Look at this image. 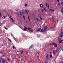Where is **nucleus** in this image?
I'll list each match as a JSON object with an SVG mask.
<instances>
[{"label": "nucleus", "mask_w": 63, "mask_h": 63, "mask_svg": "<svg viewBox=\"0 0 63 63\" xmlns=\"http://www.w3.org/2000/svg\"><path fill=\"white\" fill-rule=\"evenodd\" d=\"M36 19H37V20L38 21H39V20H38V18H36Z\"/></svg>", "instance_id": "obj_38"}, {"label": "nucleus", "mask_w": 63, "mask_h": 63, "mask_svg": "<svg viewBox=\"0 0 63 63\" xmlns=\"http://www.w3.org/2000/svg\"><path fill=\"white\" fill-rule=\"evenodd\" d=\"M45 46H46V47H47V46H47V44H45Z\"/></svg>", "instance_id": "obj_31"}, {"label": "nucleus", "mask_w": 63, "mask_h": 63, "mask_svg": "<svg viewBox=\"0 0 63 63\" xmlns=\"http://www.w3.org/2000/svg\"><path fill=\"white\" fill-rule=\"evenodd\" d=\"M62 11H63V12H62V13L63 14V10H62Z\"/></svg>", "instance_id": "obj_49"}, {"label": "nucleus", "mask_w": 63, "mask_h": 63, "mask_svg": "<svg viewBox=\"0 0 63 63\" xmlns=\"http://www.w3.org/2000/svg\"><path fill=\"white\" fill-rule=\"evenodd\" d=\"M51 45V44H50L49 45H48V46H50V45Z\"/></svg>", "instance_id": "obj_52"}, {"label": "nucleus", "mask_w": 63, "mask_h": 63, "mask_svg": "<svg viewBox=\"0 0 63 63\" xmlns=\"http://www.w3.org/2000/svg\"><path fill=\"white\" fill-rule=\"evenodd\" d=\"M4 28H5V29H6V30H8V28H6V27H4Z\"/></svg>", "instance_id": "obj_30"}, {"label": "nucleus", "mask_w": 63, "mask_h": 63, "mask_svg": "<svg viewBox=\"0 0 63 63\" xmlns=\"http://www.w3.org/2000/svg\"><path fill=\"white\" fill-rule=\"evenodd\" d=\"M28 16V18H29V21H30V18H29V16Z\"/></svg>", "instance_id": "obj_27"}, {"label": "nucleus", "mask_w": 63, "mask_h": 63, "mask_svg": "<svg viewBox=\"0 0 63 63\" xmlns=\"http://www.w3.org/2000/svg\"><path fill=\"white\" fill-rule=\"evenodd\" d=\"M49 53H51V52H49Z\"/></svg>", "instance_id": "obj_58"}, {"label": "nucleus", "mask_w": 63, "mask_h": 63, "mask_svg": "<svg viewBox=\"0 0 63 63\" xmlns=\"http://www.w3.org/2000/svg\"><path fill=\"white\" fill-rule=\"evenodd\" d=\"M38 59H39V56H38Z\"/></svg>", "instance_id": "obj_47"}, {"label": "nucleus", "mask_w": 63, "mask_h": 63, "mask_svg": "<svg viewBox=\"0 0 63 63\" xmlns=\"http://www.w3.org/2000/svg\"><path fill=\"white\" fill-rule=\"evenodd\" d=\"M0 16H1V13H0Z\"/></svg>", "instance_id": "obj_57"}, {"label": "nucleus", "mask_w": 63, "mask_h": 63, "mask_svg": "<svg viewBox=\"0 0 63 63\" xmlns=\"http://www.w3.org/2000/svg\"><path fill=\"white\" fill-rule=\"evenodd\" d=\"M37 12H39V9H38V11Z\"/></svg>", "instance_id": "obj_43"}, {"label": "nucleus", "mask_w": 63, "mask_h": 63, "mask_svg": "<svg viewBox=\"0 0 63 63\" xmlns=\"http://www.w3.org/2000/svg\"><path fill=\"white\" fill-rule=\"evenodd\" d=\"M54 46L55 47H57V45L55 44Z\"/></svg>", "instance_id": "obj_20"}, {"label": "nucleus", "mask_w": 63, "mask_h": 63, "mask_svg": "<svg viewBox=\"0 0 63 63\" xmlns=\"http://www.w3.org/2000/svg\"><path fill=\"white\" fill-rule=\"evenodd\" d=\"M20 15L21 16H22V13L21 12H20Z\"/></svg>", "instance_id": "obj_16"}, {"label": "nucleus", "mask_w": 63, "mask_h": 63, "mask_svg": "<svg viewBox=\"0 0 63 63\" xmlns=\"http://www.w3.org/2000/svg\"><path fill=\"white\" fill-rule=\"evenodd\" d=\"M45 63H48V62L47 61H46L45 62Z\"/></svg>", "instance_id": "obj_35"}, {"label": "nucleus", "mask_w": 63, "mask_h": 63, "mask_svg": "<svg viewBox=\"0 0 63 63\" xmlns=\"http://www.w3.org/2000/svg\"><path fill=\"white\" fill-rule=\"evenodd\" d=\"M58 5H60V3H58Z\"/></svg>", "instance_id": "obj_44"}, {"label": "nucleus", "mask_w": 63, "mask_h": 63, "mask_svg": "<svg viewBox=\"0 0 63 63\" xmlns=\"http://www.w3.org/2000/svg\"><path fill=\"white\" fill-rule=\"evenodd\" d=\"M40 19H41V20H43V19H42V18L41 17H40Z\"/></svg>", "instance_id": "obj_25"}, {"label": "nucleus", "mask_w": 63, "mask_h": 63, "mask_svg": "<svg viewBox=\"0 0 63 63\" xmlns=\"http://www.w3.org/2000/svg\"><path fill=\"white\" fill-rule=\"evenodd\" d=\"M2 62L4 63H5V62H6V61L4 60V61H2Z\"/></svg>", "instance_id": "obj_19"}, {"label": "nucleus", "mask_w": 63, "mask_h": 63, "mask_svg": "<svg viewBox=\"0 0 63 63\" xmlns=\"http://www.w3.org/2000/svg\"><path fill=\"white\" fill-rule=\"evenodd\" d=\"M57 2H59V0H57Z\"/></svg>", "instance_id": "obj_39"}, {"label": "nucleus", "mask_w": 63, "mask_h": 63, "mask_svg": "<svg viewBox=\"0 0 63 63\" xmlns=\"http://www.w3.org/2000/svg\"><path fill=\"white\" fill-rule=\"evenodd\" d=\"M52 44L53 45H55V43H52Z\"/></svg>", "instance_id": "obj_29"}, {"label": "nucleus", "mask_w": 63, "mask_h": 63, "mask_svg": "<svg viewBox=\"0 0 63 63\" xmlns=\"http://www.w3.org/2000/svg\"><path fill=\"white\" fill-rule=\"evenodd\" d=\"M23 17L24 18V20H25V17L24 16H23Z\"/></svg>", "instance_id": "obj_23"}, {"label": "nucleus", "mask_w": 63, "mask_h": 63, "mask_svg": "<svg viewBox=\"0 0 63 63\" xmlns=\"http://www.w3.org/2000/svg\"><path fill=\"white\" fill-rule=\"evenodd\" d=\"M50 57H52V55L51 54L50 55Z\"/></svg>", "instance_id": "obj_28"}, {"label": "nucleus", "mask_w": 63, "mask_h": 63, "mask_svg": "<svg viewBox=\"0 0 63 63\" xmlns=\"http://www.w3.org/2000/svg\"><path fill=\"white\" fill-rule=\"evenodd\" d=\"M17 52H21L20 51H17Z\"/></svg>", "instance_id": "obj_41"}, {"label": "nucleus", "mask_w": 63, "mask_h": 63, "mask_svg": "<svg viewBox=\"0 0 63 63\" xmlns=\"http://www.w3.org/2000/svg\"><path fill=\"white\" fill-rule=\"evenodd\" d=\"M53 18H54L53 17V16H52V19H53Z\"/></svg>", "instance_id": "obj_48"}, {"label": "nucleus", "mask_w": 63, "mask_h": 63, "mask_svg": "<svg viewBox=\"0 0 63 63\" xmlns=\"http://www.w3.org/2000/svg\"><path fill=\"white\" fill-rule=\"evenodd\" d=\"M26 30H27V28L26 27H25V28L24 29V31H26Z\"/></svg>", "instance_id": "obj_15"}, {"label": "nucleus", "mask_w": 63, "mask_h": 63, "mask_svg": "<svg viewBox=\"0 0 63 63\" xmlns=\"http://www.w3.org/2000/svg\"><path fill=\"white\" fill-rule=\"evenodd\" d=\"M58 42H59L60 41H61V39L60 38H59L58 39Z\"/></svg>", "instance_id": "obj_11"}, {"label": "nucleus", "mask_w": 63, "mask_h": 63, "mask_svg": "<svg viewBox=\"0 0 63 63\" xmlns=\"http://www.w3.org/2000/svg\"><path fill=\"white\" fill-rule=\"evenodd\" d=\"M44 10L46 12V9H45V7H44Z\"/></svg>", "instance_id": "obj_34"}, {"label": "nucleus", "mask_w": 63, "mask_h": 63, "mask_svg": "<svg viewBox=\"0 0 63 63\" xmlns=\"http://www.w3.org/2000/svg\"><path fill=\"white\" fill-rule=\"evenodd\" d=\"M28 30H31V29L29 27L28 28Z\"/></svg>", "instance_id": "obj_21"}, {"label": "nucleus", "mask_w": 63, "mask_h": 63, "mask_svg": "<svg viewBox=\"0 0 63 63\" xmlns=\"http://www.w3.org/2000/svg\"><path fill=\"white\" fill-rule=\"evenodd\" d=\"M63 42V40H60V41H59V44H61V43H62V42Z\"/></svg>", "instance_id": "obj_8"}, {"label": "nucleus", "mask_w": 63, "mask_h": 63, "mask_svg": "<svg viewBox=\"0 0 63 63\" xmlns=\"http://www.w3.org/2000/svg\"><path fill=\"white\" fill-rule=\"evenodd\" d=\"M33 48V45H32L29 47V49H31V48Z\"/></svg>", "instance_id": "obj_6"}, {"label": "nucleus", "mask_w": 63, "mask_h": 63, "mask_svg": "<svg viewBox=\"0 0 63 63\" xmlns=\"http://www.w3.org/2000/svg\"><path fill=\"white\" fill-rule=\"evenodd\" d=\"M62 63V62H61V63Z\"/></svg>", "instance_id": "obj_64"}, {"label": "nucleus", "mask_w": 63, "mask_h": 63, "mask_svg": "<svg viewBox=\"0 0 63 63\" xmlns=\"http://www.w3.org/2000/svg\"><path fill=\"white\" fill-rule=\"evenodd\" d=\"M23 53V50H22L21 51V54H22Z\"/></svg>", "instance_id": "obj_13"}, {"label": "nucleus", "mask_w": 63, "mask_h": 63, "mask_svg": "<svg viewBox=\"0 0 63 63\" xmlns=\"http://www.w3.org/2000/svg\"><path fill=\"white\" fill-rule=\"evenodd\" d=\"M41 30V28H39V29H38L37 30V32H39V31H40Z\"/></svg>", "instance_id": "obj_10"}, {"label": "nucleus", "mask_w": 63, "mask_h": 63, "mask_svg": "<svg viewBox=\"0 0 63 63\" xmlns=\"http://www.w3.org/2000/svg\"><path fill=\"white\" fill-rule=\"evenodd\" d=\"M62 63H63V62H62Z\"/></svg>", "instance_id": "obj_62"}, {"label": "nucleus", "mask_w": 63, "mask_h": 63, "mask_svg": "<svg viewBox=\"0 0 63 63\" xmlns=\"http://www.w3.org/2000/svg\"><path fill=\"white\" fill-rule=\"evenodd\" d=\"M8 39L9 40V41L11 43V42H12V41L11 40H10V39L9 38H8Z\"/></svg>", "instance_id": "obj_18"}, {"label": "nucleus", "mask_w": 63, "mask_h": 63, "mask_svg": "<svg viewBox=\"0 0 63 63\" xmlns=\"http://www.w3.org/2000/svg\"><path fill=\"white\" fill-rule=\"evenodd\" d=\"M62 5L63 6V3L62 2Z\"/></svg>", "instance_id": "obj_42"}, {"label": "nucleus", "mask_w": 63, "mask_h": 63, "mask_svg": "<svg viewBox=\"0 0 63 63\" xmlns=\"http://www.w3.org/2000/svg\"><path fill=\"white\" fill-rule=\"evenodd\" d=\"M22 12H23V14H27L28 15H29V12L28 10H22Z\"/></svg>", "instance_id": "obj_1"}, {"label": "nucleus", "mask_w": 63, "mask_h": 63, "mask_svg": "<svg viewBox=\"0 0 63 63\" xmlns=\"http://www.w3.org/2000/svg\"><path fill=\"white\" fill-rule=\"evenodd\" d=\"M2 57H4V56L3 55H2Z\"/></svg>", "instance_id": "obj_46"}, {"label": "nucleus", "mask_w": 63, "mask_h": 63, "mask_svg": "<svg viewBox=\"0 0 63 63\" xmlns=\"http://www.w3.org/2000/svg\"><path fill=\"white\" fill-rule=\"evenodd\" d=\"M30 62H31L32 63H36V62L35 61V60L34 61H33L32 59H31L30 61Z\"/></svg>", "instance_id": "obj_3"}, {"label": "nucleus", "mask_w": 63, "mask_h": 63, "mask_svg": "<svg viewBox=\"0 0 63 63\" xmlns=\"http://www.w3.org/2000/svg\"><path fill=\"white\" fill-rule=\"evenodd\" d=\"M48 9H49V5L48 6Z\"/></svg>", "instance_id": "obj_40"}, {"label": "nucleus", "mask_w": 63, "mask_h": 63, "mask_svg": "<svg viewBox=\"0 0 63 63\" xmlns=\"http://www.w3.org/2000/svg\"><path fill=\"white\" fill-rule=\"evenodd\" d=\"M0 63H2V62L0 60Z\"/></svg>", "instance_id": "obj_55"}, {"label": "nucleus", "mask_w": 63, "mask_h": 63, "mask_svg": "<svg viewBox=\"0 0 63 63\" xmlns=\"http://www.w3.org/2000/svg\"><path fill=\"white\" fill-rule=\"evenodd\" d=\"M25 6L26 7H27V6H28V4H25Z\"/></svg>", "instance_id": "obj_24"}, {"label": "nucleus", "mask_w": 63, "mask_h": 63, "mask_svg": "<svg viewBox=\"0 0 63 63\" xmlns=\"http://www.w3.org/2000/svg\"><path fill=\"white\" fill-rule=\"evenodd\" d=\"M62 51H63V49H62Z\"/></svg>", "instance_id": "obj_60"}, {"label": "nucleus", "mask_w": 63, "mask_h": 63, "mask_svg": "<svg viewBox=\"0 0 63 63\" xmlns=\"http://www.w3.org/2000/svg\"><path fill=\"white\" fill-rule=\"evenodd\" d=\"M1 59L2 60V61L5 60L4 59H3L1 58Z\"/></svg>", "instance_id": "obj_33"}, {"label": "nucleus", "mask_w": 63, "mask_h": 63, "mask_svg": "<svg viewBox=\"0 0 63 63\" xmlns=\"http://www.w3.org/2000/svg\"><path fill=\"white\" fill-rule=\"evenodd\" d=\"M12 21L13 22L14 21V20H13Z\"/></svg>", "instance_id": "obj_63"}, {"label": "nucleus", "mask_w": 63, "mask_h": 63, "mask_svg": "<svg viewBox=\"0 0 63 63\" xmlns=\"http://www.w3.org/2000/svg\"><path fill=\"white\" fill-rule=\"evenodd\" d=\"M47 60L48 61L49 60V59L48 58V54H47L46 57Z\"/></svg>", "instance_id": "obj_5"}, {"label": "nucleus", "mask_w": 63, "mask_h": 63, "mask_svg": "<svg viewBox=\"0 0 63 63\" xmlns=\"http://www.w3.org/2000/svg\"><path fill=\"white\" fill-rule=\"evenodd\" d=\"M13 48H15V47H14V46L13 47Z\"/></svg>", "instance_id": "obj_51"}, {"label": "nucleus", "mask_w": 63, "mask_h": 63, "mask_svg": "<svg viewBox=\"0 0 63 63\" xmlns=\"http://www.w3.org/2000/svg\"><path fill=\"white\" fill-rule=\"evenodd\" d=\"M45 47H46L48 49H49V47H48V46L47 47L45 46Z\"/></svg>", "instance_id": "obj_14"}, {"label": "nucleus", "mask_w": 63, "mask_h": 63, "mask_svg": "<svg viewBox=\"0 0 63 63\" xmlns=\"http://www.w3.org/2000/svg\"><path fill=\"white\" fill-rule=\"evenodd\" d=\"M47 26H45L44 28V30H44V29H41V30L40 31V32H45L47 30Z\"/></svg>", "instance_id": "obj_2"}, {"label": "nucleus", "mask_w": 63, "mask_h": 63, "mask_svg": "<svg viewBox=\"0 0 63 63\" xmlns=\"http://www.w3.org/2000/svg\"><path fill=\"white\" fill-rule=\"evenodd\" d=\"M31 32H33V30H31Z\"/></svg>", "instance_id": "obj_26"}, {"label": "nucleus", "mask_w": 63, "mask_h": 63, "mask_svg": "<svg viewBox=\"0 0 63 63\" xmlns=\"http://www.w3.org/2000/svg\"><path fill=\"white\" fill-rule=\"evenodd\" d=\"M7 60H9V61H10V59H8Z\"/></svg>", "instance_id": "obj_50"}, {"label": "nucleus", "mask_w": 63, "mask_h": 63, "mask_svg": "<svg viewBox=\"0 0 63 63\" xmlns=\"http://www.w3.org/2000/svg\"><path fill=\"white\" fill-rule=\"evenodd\" d=\"M53 52L54 55H54H55V52H54V50L53 51Z\"/></svg>", "instance_id": "obj_12"}, {"label": "nucleus", "mask_w": 63, "mask_h": 63, "mask_svg": "<svg viewBox=\"0 0 63 63\" xmlns=\"http://www.w3.org/2000/svg\"><path fill=\"white\" fill-rule=\"evenodd\" d=\"M0 53H3V52H2L0 51Z\"/></svg>", "instance_id": "obj_36"}, {"label": "nucleus", "mask_w": 63, "mask_h": 63, "mask_svg": "<svg viewBox=\"0 0 63 63\" xmlns=\"http://www.w3.org/2000/svg\"><path fill=\"white\" fill-rule=\"evenodd\" d=\"M38 54L39 55V52H37Z\"/></svg>", "instance_id": "obj_53"}, {"label": "nucleus", "mask_w": 63, "mask_h": 63, "mask_svg": "<svg viewBox=\"0 0 63 63\" xmlns=\"http://www.w3.org/2000/svg\"><path fill=\"white\" fill-rule=\"evenodd\" d=\"M16 11L17 12H19V10L17 9H16Z\"/></svg>", "instance_id": "obj_17"}, {"label": "nucleus", "mask_w": 63, "mask_h": 63, "mask_svg": "<svg viewBox=\"0 0 63 63\" xmlns=\"http://www.w3.org/2000/svg\"><path fill=\"white\" fill-rule=\"evenodd\" d=\"M26 22L27 23V21H26Z\"/></svg>", "instance_id": "obj_59"}, {"label": "nucleus", "mask_w": 63, "mask_h": 63, "mask_svg": "<svg viewBox=\"0 0 63 63\" xmlns=\"http://www.w3.org/2000/svg\"><path fill=\"white\" fill-rule=\"evenodd\" d=\"M26 54H27V51H26Z\"/></svg>", "instance_id": "obj_61"}, {"label": "nucleus", "mask_w": 63, "mask_h": 63, "mask_svg": "<svg viewBox=\"0 0 63 63\" xmlns=\"http://www.w3.org/2000/svg\"><path fill=\"white\" fill-rule=\"evenodd\" d=\"M25 58L26 59H27V58H28V56H26L25 57Z\"/></svg>", "instance_id": "obj_22"}, {"label": "nucleus", "mask_w": 63, "mask_h": 63, "mask_svg": "<svg viewBox=\"0 0 63 63\" xmlns=\"http://www.w3.org/2000/svg\"><path fill=\"white\" fill-rule=\"evenodd\" d=\"M3 18H4V19H5V18H6V17H5V16H3Z\"/></svg>", "instance_id": "obj_37"}, {"label": "nucleus", "mask_w": 63, "mask_h": 63, "mask_svg": "<svg viewBox=\"0 0 63 63\" xmlns=\"http://www.w3.org/2000/svg\"><path fill=\"white\" fill-rule=\"evenodd\" d=\"M40 6L41 8H43V6L42 4H40Z\"/></svg>", "instance_id": "obj_7"}, {"label": "nucleus", "mask_w": 63, "mask_h": 63, "mask_svg": "<svg viewBox=\"0 0 63 63\" xmlns=\"http://www.w3.org/2000/svg\"><path fill=\"white\" fill-rule=\"evenodd\" d=\"M63 32H62V31H61V34H60L61 35L60 36V37L62 38V37H63Z\"/></svg>", "instance_id": "obj_4"}, {"label": "nucleus", "mask_w": 63, "mask_h": 63, "mask_svg": "<svg viewBox=\"0 0 63 63\" xmlns=\"http://www.w3.org/2000/svg\"><path fill=\"white\" fill-rule=\"evenodd\" d=\"M49 10L50 11H52V12H54L55 11L54 10L52 9H49Z\"/></svg>", "instance_id": "obj_9"}, {"label": "nucleus", "mask_w": 63, "mask_h": 63, "mask_svg": "<svg viewBox=\"0 0 63 63\" xmlns=\"http://www.w3.org/2000/svg\"><path fill=\"white\" fill-rule=\"evenodd\" d=\"M11 20H13V19H12V18H11Z\"/></svg>", "instance_id": "obj_54"}, {"label": "nucleus", "mask_w": 63, "mask_h": 63, "mask_svg": "<svg viewBox=\"0 0 63 63\" xmlns=\"http://www.w3.org/2000/svg\"><path fill=\"white\" fill-rule=\"evenodd\" d=\"M41 11H42V12H43V10L41 9Z\"/></svg>", "instance_id": "obj_45"}, {"label": "nucleus", "mask_w": 63, "mask_h": 63, "mask_svg": "<svg viewBox=\"0 0 63 63\" xmlns=\"http://www.w3.org/2000/svg\"><path fill=\"white\" fill-rule=\"evenodd\" d=\"M47 3L46 2V7H47Z\"/></svg>", "instance_id": "obj_32"}, {"label": "nucleus", "mask_w": 63, "mask_h": 63, "mask_svg": "<svg viewBox=\"0 0 63 63\" xmlns=\"http://www.w3.org/2000/svg\"><path fill=\"white\" fill-rule=\"evenodd\" d=\"M62 9H63V7L62 6Z\"/></svg>", "instance_id": "obj_56"}]
</instances>
